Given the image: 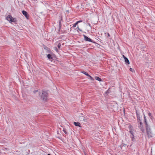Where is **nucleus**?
Wrapping results in <instances>:
<instances>
[{"label": "nucleus", "mask_w": 155, "mask_h": 155, "mask_svg": "<svg viewBox=\"0 0 155 155\" xmlns=\"http://www.w3.org/2000/svg\"><path fill=\"white\" fill-rule=\"evenodd\" d=\"M146 129L147 134L149 138L155 136V128L151 131L150 127L146 124Z\"/></svg>", "instance_id": "nucleus-1"}, {"label": "nucleus", "mask_w": 155, "mask_h": 155, "mask_svg": "<svg viewBox=\"0 0 155 155\" xmlns=\"http://www.w3.org/2000/svg\"><path fill=\"white\" fill-rule=\"evenodd\" d=\"M48 94L47 91H43L42 93L40 94L41 99V100L46 102L48 99Z\"/></svg>", "instance_id": "nucleus-2"}, {"label": "nucleus", "mask_w": 155, "mask_h": 155, "mask_svg": "<svg viewBox=\"0 0 155 155\" xmlns=\"http://www.w3.org/2000/svg\"><path fill=\"white\" fill-rule=\"evenodd\" d=\"M7 19L10 22H12L14 21V18L10 15H8L7 17Z\"/></svg>", "instance_id": "nucleus-3"}, {"label": "nucleus", "mask_w": 155, "mask_h": 155, "mask_svg": "<svg viewBox=\"0 0 155 155\" xmlns=\"http://www.w3.org/2000/svg\"><path fill=\"white\" fill-rule=\"evenodd\" d=\"M22 13L27 19L29 17L28 15V14L27 12L26 11L24 10L22 11Z\"/></svg>", "instance_id": "nucleus-4"}, {"label": "nucleus", "mask_w": 155, "mask_h": 155, "mask_svg": "<svg viewBox=\"0 0 155 155\" xmlns=\"http://www.w3.org/2000/svg\"><path fill=\"white\" fill-rule=\"evenodd\" d=\"M83 36L84 37V39L85 41H89V42H92L91 39L88 38V37L86 36V35H83Z\"/></svg>", "instance_id": "nucleus-5"}, {"label": "nucleus", "mask_w": 155, "mask_h": 155, "mask_svg": "<svg viewBox=\"0 0 155 155\" xmlns=\"http://www.w3.org/2000/svg\"><path fill=\"white\" fill-rule=\"evenodd\" d=\"M123 56L124 59L125 63H127L128 64H130V62L128 59L124 55H123Z\"/></svg>", "instance_id": "nucleus-6"}, {"label": "nucleus", "mask_w": 155, "mask_h": 155, "mask_svg": "<svg viewBox=\"0 0 155 155\" xmlns=\"http://www.w3.org/2000/svg\"><path fill=\"white\" fill-rule=\"evenodd\" d=\"M74 124L76 126H78L80 127H81V124H80V123H79V122H74Z\"/></svg>", "instance_id": "nucleus-7"}, {"label": "nucleus", "mask_w": 155, "mask_h": 155, "mask_svg": "<svg viewBox=\"0 0 155 155\" xmlns=\"http://www.w3.org/2000/svg\"><path fill=\"white\" fill-rule=\"evenodd\" d=\"M130 133L131 134V135L130 136L131 137H132V140L133 141H134V135L133 134V131L131 130H130Z\"/></svg>", "instance_id": "nucleus-8"}, {"label": "nucleus", "mask_w": 155, "mask_h": 155, "mask_svg": "<svg viewBox=\"0 0 155 155\" xmlns=\"http://www.w3.org/2000/svg\"><path fill=\"white\" fill-rule=\"evenodd\" d=\"M82 22L81 21H77L73 25V27L74 28L80 22Z\"/></svg>", "instance_id": "nucleus-9"}, {"label": "nucleus", "mask_w": 155, "mask_h": 155, "mask_svg": "<svg viewBox=\"0 0 155 155\" xmlns=\"http://www.w3.org/2000/svg\"><path fill=\"white\" fill-rule=\"evenodd\" d=\"M47 57L49 59L51 60L53 59L52 57L51 56V55L49 54L47 55Z\"/></svg>", "instance_id": "nucleus-10"}, {"label": "nucleus", "mask_w": 155, "mask_h": 155, "mask_svg": "<svg viewBox=\"0 0 155 155\" xmlns=\"http://www.w3.org/2000/svg\"><path fill=\"white\" fill-rule=\"evenodd\" d=\"M95 79L96 80H97L99 81H101V79L100 78L98 77H97V76H96L95 77Z\"/></svg>", "instance_id": "nucleus-11"}, {"label": "nucleus", "mask_w": 155, "mask_h": 155, "mask_svg": "<svg viewBox=\"0 0 155 155\" xmlns=\"http://www.w3.org/2000/svg\"><path fill=\"white\" fill-rule=\"evenodd\" d=\"M79 119L81 120H83L85 121L84 117L83 116H81L79 117Z\"/></svg>", "instance_id": "nucleus-12"}, {"label": "nucleus", "mask_w": 155, "mask_h": 155, "mask_svg": "<svg viewBox=\"0 0 155 155\" xmlns=\"http://www.w3.org/2000/svg\"><path fill=\"white\" fill-rule=\"evenodd\" d=\"M140 128L141 129V131H142L143 132H144V129H143L142 128V125H140Z\"/></svg>", "instance_id": "nucleus-13"}, {"label": "nucleus", "mask_w": 155, "mask_h": 155, "mask_svg": "<svg viewBox=\"0 0 155 155\" xmlns=\"http://www.w3.org/2000/svg\"><path fill=\"white\" fill-rule=\"evenodd\" d=\"M88 77H89L90 78V79L92 80V81H94V78L90 75L89 74H88V75L87 76Z\"/></svg>", "instance_id": "nucleus-14"}, {"label": "nucleus", "mask_w": 155, "mask_h": 155, "mask_svg": "<svg viewBox=\"0 0 155 155\" xmlns=\"http://www.w3.org/2000/svg\"><path fill=\"white\" fill-rule=\"evenodd\" d=\"M82 72L84 74H85V75H86V76H87L88 75V74L86 72H85V71H83V72Z\"/></svg>", "instance_id": "nucleus-15"}, {"label": "nucleus", "mask_w": 155, "mask_h": 155, "mask_svg": "<svg viewBox=\"0 0 155 155\" xmlns=\"http://www.w3.org/2000/svg\"><path fill=\"white\" fill-rule=\"evenodd\" d=\"M130 71H132L133 72H135L134 70V69H133L132 68H130Z\"/></svg>", "instance_id": "nucleus-16"}, {"label": "nucleus", "mask_w": 155, "mask_h": 155, "mask_svg": "<svg viewBox=\"0 0 155 155\" xmlns=\"http://www.w3.org/2000/svg\"><path fill=\"white\" fill-rule=\"evenodd\" d=\"M61 45L60 43H59L58 45V49H60V47H61Z\"/></svg>", "instance_id": "nucleus-17"}, {"label": "nucleus", "mask_w": 155, "mask_h": 155, "mask_svg": "<svg viewBox=\"0 0 155 155\" xmlns=\"http://www.w3.org/2000/svg\"><path fill=\"white\" fill-rule=\"evenodd\" d=\"M38 91V90H35L34 91H33V93H36V92H37Z\"/></svg>", "instance_id": "nucleus-18"}, {"label": "nucleus", "mask_w": 155, "mask_h": 155, "mask_svg": "<svg viewBox=\"0 0 155 155\" xmlns=\"http://www.w3.org/2000/svg\"><path fill=\"white\" fill-rule=\"evenodd\" d=\"M110 36V34H109V33H107V37H109Z\"/></svg>", "instance_id": "nucleus-19"}, {"label": "nucleus", "mask_w": 155, "mask_h": 155, "mask_svg": "<svg viewBox=\"0 0 155 155\" xmlns=\"http://www.w3.org/2000/svg\"><path fill=\"white\" fill-rule=\"evenodd\" d=\"M54 50L56 51V52H58V49H57V48L56 47L54 48Z\"/></svg>", "instance_id": "nucleus-20"}, {"label": "nucleus", "mask_w": 155, "mask_h": 155, "mask_svg": "<svg viewBox=\"0 0 155 155\" xmlns=\"http://www.w3.org/2000/svg\"><path fill=\"white\" fill-rule=\"evenodd\" d=\"M148 115L149 116H151V114L150 113H149V114H148Z\"/></svg>", "instance_id": "nucleus-21"}, {"label": "nucleus", "mask_w": 155, "mask_h": 155, "mask_svg": "<svg viewBox=\"0 0 155 155\" xmlns=\"http://www.w3.org/2000/svg\"><path fill=\"white\" fill-rule=\"evenodd\" d=\"M106 93L107 94V93H109V91L108 90H107V91H106Z\"/></svg>", "instance_id": "nucleus-22"}, {"label": "nucleus", "mask_w": 155, "mask_h": 155, "mask_svg": "<svg viewBox=\"0 0 155 155\" xmlns=\"http://www.w3.org/2000/svg\"><path fill=\"white\" fill-rule=\"evenodd\" d=\"M63 131H64V132L65 134H66V133H67V132H66V131L65 130H63Z\"/></svg>", "instance_id": "nucleus-23"}, {"label": "nucleus", "mask_w": 155, "mask_h": 155, "mask_svg": "<svg viewBox=\"0 0 155 155\" xmlns=\"http://www.w3.org/2000/svg\"><path fill=\"white\" fill-rule=\"evenodd\" d=\"M78 29L79 30H80V31H81V30H80V29L79 28H78Z\"/></svg>", "instance_id": "nucleus-24"}, {"label": "nucleus", "mask_w": 155, "mask_h": 155, "mask_svg": "<svg viewBox=\"0 0 155 155\" xmlns=\"http://www.w3.org/2000/svg\"><path fill=\"white\" fill-rule=\"evenodd\" d=\"M140 125H142V122H140Z\"/></svg>", "instance_id": "nucleus-25"}, {"label": "nucleus", "mask_w": 155, "mask_h": 155, "mask_svg": "<svg viewBox=\"0 0 155 155\" xmlns=\"http://www.w3.org/2000/svg\"><path fill=\"white\" fill-rule=\"evenodd\" d=\"M88 25L90 26H91V25L90 24H88Z\"/></svg>", "instance_id": "nucleus-26"}, {"label": "nucleus", "mask_w": 155, "mask_h": 155, "mask_svg": "<svg viewBox=\"0 0 155 155\" xmlns=\"http://www.w3.org/2000/svg\"><path fill=\"white\" fill-rule=\"evenodd\" d=\"M48 155H50V154H48Z\"/></svg>", "instance_id": "nucleus-27"}]
</instances>
